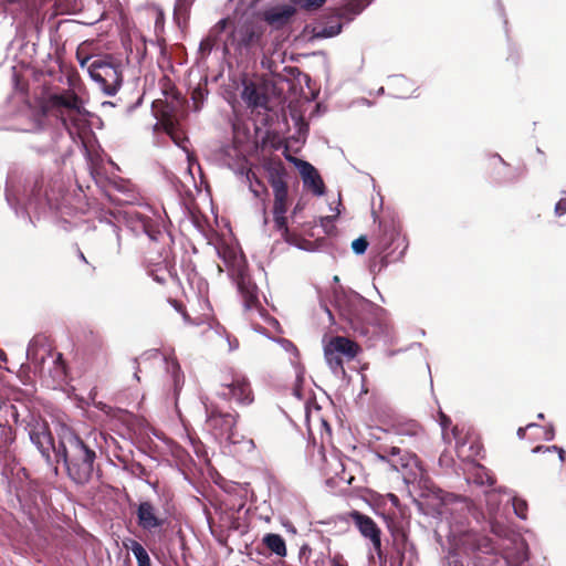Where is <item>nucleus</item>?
Listing matches in <instances>:
<instances>
[{"instance_id": "nucleus-18", "label": "nucleus", "mask_w": 566, "mask_h": 566, "mask_svg": "<svg viewBox=\"0 0 566 566\" xmlns=\"http://www.w3.org/2000/svg\"><path fill=\"white\" fill-rule=\"evenodd\" d=\"M262 544L271 554H275L279 557H285L287 554L285 541L280 534H265L262 538Z\"/></svg>"}, {"instance_id": "nucleus-25", "label": "nucleus", "mask_w": 566, "mask_h": 566, "mask_svg": "<svg viewBox=\"0 0 566 566\" xmlns=\"http://www.w3.org/2000/svg\"><path fill=\"white\" fill-rule=\"evenodd\" d=\"M512 505H513V509H514V513L522 520H526L527 517V511H528V505H527V502L522 499V497H518V496H514L512 499Z\"/></svg>"}, {"instance_id": "nucleus-4", "label": "nucleus", "mask_w": 566, "mask_h": 566, "mask_svg": "<svg viewBox=\"0 0 566 566\" xmlns=\"http://www.w3.org/2000/svg\"><path fill=\"white\" fill-rule=\"evenodd\" d=\"M206 423L214 437L226 439L231 444L244 443L248 450L254 448L252 439H245L237 432L239 413L234 410L224 411L217 403L205 405Z\"/></svg>"}, {"instance_id": "nucleus-49", "label": "nucleus", "mask_w": 566, "mask_h": 566, "mask_svg": "<svg viewBox=\"0 0 566 566\" xmlns=\"http://www.w3.org/2000/svg\"><path fill=\"white\" fill-rule=\"evenodd\" d=\"M258 184H259V186L262 188V191H263V192H266V188H264V186H263L261 182H258Z\"/></svg>"}, {"instance_id": "nucleus-11", "label": "nucleus", "mask_w": 566, "mask_h": 566, "mask_svg": "<svg viewBox=\"0 0 566 566\" xmlns=\"http://www.w3.org/2000/svg\"><path fill=\"white\" fill-rule=\"evenodd\" d=\"M180 106V97L174 98H158L153 102V111L158 123L154 126L155 129L161 127L165 132H171L174 123H178L176 115Z\"/></svg>"}, {"instance_id": "nucleus-38", "label": "nucleus", "mask_w": 566, "mask_h": 566, "mask_svg": "<svg viewBox=\"0 0 566 566\" xmlns=\"http://www.w3.org/2000/svg\"><path fill=\"white\" fill-rule=\"evenodd\" d=\"M212 46H213V40H211L210 38H207V39L201 41V43H200V51H202V52H210Z\"/></svg>"}, {"instance_id": "nucleus-22", "label": "nucleus", "mask_w": 566, "mask_h": 566, "mask_svg": "<svg viewBox=\"0 0 566 566\" xmlns=\"http://www.w3.org/2000/svg\"><path fill=\"white\" fill-rule=\"evenodd\" d=\"M358 14H360V12L356 10L354 3L349 0L345 6L336 10L335 18L345 22H350Z\"/></svg>"}, {"instance_id": "nucleus-51", "label": "nucleus", "mask_w": 566, "mask_h": 566, "mask_svg": "<svg viewBox=\"0 0 566 566\" xmlns=\"http://www.w3.org/2000/svg\"><path fill=\"white\" fill-rule=\"evenodd\" d=\"M542 449H543V447H536V448L534 449V452H537V451H539V450H542Z\"/></svg>"}, {"instance_id": "nucleus-53", "label": "nucleus", "mask_w": 566, "mask_h": 566, "mask_svg": "<svg viewBox=\"0 0 566 566\" xmlns=\"http://www.w3.org/2000/svg\"><path fill=\"white\" fill-rule=\"evenodd\" d=\"M538 418L543 419V418H544V415H543V413H539V415H538Z\"/></svg>"}, {"instance_id": "nucleus-17", "label": "nucleus", "mask_w": 566, "mask_h": 566, "mask_svg": "<svg viewBox=\"0 0 566 566\" xmlns=\"http://www.w3.org/2000/svg\"><path fill=\"white\" fill-rule=\"evenodd\" d=\"M295 12V8L289 4L273 7L264 12V20L270 25L282 27L291 20Z\"/></svg>"}, {"instance_id": "nucleus-24", "label": "nucleus", "mask_w": 566, "mask_h": 566, "mask_svg": "<svg viewBox=\"0 0 566 566\" xmlns=\"http://www.w3.org/2000/svg\"><path fill=\"white\" fill-rule=\"evenodd\" d=\"M53 377L57 379H63L66 376V364L61 353H55L53 355Z\"/></svg>"}, {"instance_id": "nucleus-28", "label": "nucleus", "mask_w": 566, "mask_h": 566, "mask_svg": "<svg viewBox=\"0 0 566 566\" xmlns=\"http://www.w3.org/2000/svg\"><path fill=\"white\" fill-rule=\"evenodd\" d=\"M95 57L96 56H94V55L85 54L81 48L77 49V51H76V60H77L80 66L82 69H86L88 73H90V64H92V61Z\"/></svg>"}, {"instance_id": "nucleus-21", "label": "nucleus", "mask_w": 566, "mask_h": 566, "mask_svg": "<svg viewBox=\"0 0 566 566\" xmlns=\"http://www.w3.org/2000/svg\"><path fill=\"white\" fill-rule=\"evenodd\" d=\"M342 20H331L326 22L322 28L317 31L316 35L319 38H332L340 33L343 24Z\"/></svg>"}, {"instance_id": "nucleus-34", "label": "nucleus", "mask_w": 566, "mask_h": 566, "mask_svg": "<svg viewBox=\"0 0 566 566\" xmlns=\"http://www.w3.org/2000/svg\"><path fill=\"white\" fill-rule=\"evenodd\" d=\"M566 213V197L557 201L555 206V214L560 217Z\"/></svg>"}, {"instance_id": "nucleus-12", "label": "nucleus", "mask_w": 566, "mask_h": 566, "mask_svg": "<svg viewBox=\"0 0 566 566\" xmlns=\"http://www.w3.org/2000/svg\"><path fill=\"white\" fill-rule=\"evenodd\" d=\"M30 439L46 460H50L52 451L56 454L57 446L54 444L53 436L45 422H36L31 427Z\"/></svg>"}, {"instance_id": "nucleus-9", "label": "nucleus", "mask_w": 566, "mask_h": 566, "mask_svg": "<svg viewBox=\"0 0 566 566\" xmlns=\"http://www.w3.org/2000/svg\"><path fill=\"white\" fill-rule=\"evenodd\" d=\"M361 352L358 343L346 336H332L324 346V357L335 375H345L344 360L350 361Z\"/></svg>"}, {"instance_id": "nucleus-7", "label": "nucleus", "mask_w": 566, "mask_h": 566, "mask_svg": "<svg viewBox=\"0 0 566 566\" xmlns=\"http://www.w3.org/2000/svg\"><path fill=\"white\" fill-rule=\"evenodd\" d=\"M90 76L108 96H114L123 83L120 64L112 56H97L90 64Z\"/></svg>"}, {"instance_id": "nucleus-8", "label": "nucleus", "mask_w": 566, "mask_h": 566, "mask_svg": "<svg viewBox=\"0 0 566 566\" xmlns=\"http://www.w3.org/2000/svg\"><path fill=\"white\" fill-rule=\"evenodd\" d=\"M130 506L135 509L137 526L147 533L161 532L169 524L171 514L167 507V502L158 505L151 499H143Z\"/></svg>"}, {"instance_id": "nucleus-33", "label": "nucleus", "mask_w": 566, "mask_h": 566, "mask_svg": "<svg viewBox=\"0 0 566 566\" xmlns=\"http://www.w3.org/2000/svg\"><path fill=\"white\" fill-rule=\"evenodd\" d=\"M169 303L174 306V308L179 312L180 314H182V316L187 319L188 318V314H187V311H186V307L185 305L177 301V300H172L170 298L169 300Z\"/></svg>"}, {"instance_id": "nucleus-14", "label": "nucleus", "mask_w": 566, "mask_h": 566, "mask_svg": "<svg viewBox=\"0 0 566 566\" xmlns=\"http://www.w3.org/2000/svg\"><path fill=\"white\" fill-rule=\"evenodd\" d=\"M300 172L306 189L311 190L315 196H323L325 193L324 181L312 164L301 161Z\"/></svg>"}, {"instance_id": "nucleus-36", "label": "nucleus", "mask_w": 566, "mask_h": 566, "mask_svg": "<svg viewBox=\"0 0 566 566\" xmlns=\"http://www.w3.org/2000/svg\"><path fill=\"white\" fill-rule=\"evenodd\" d=\"M400 448L398 447H390L388 449H385L386 455H379L381 460H386L387 457H396L400 454Z\"/></svg>"}, {"instance_id": "nucleus-46", "label": "nucleus", "mask_w": 566, "mask_h": 566, "mask_svg": "<svg viewBox=\"0 0 566 566\" xmlns=\"http://www.w3.org/2000/svg\"><path fill=\"white\" fill-rule=\"evenodd\" d=\"M154 279H155L157 282H159V283H164V281H165V280H164L163 277H160L159 275H154Z\"/></svg>"}, {"instance_id": "nucleus-30", "label": "nucleus", "mask_w": 566, "mask_h": 566, "mask_svg": "<svg viewBox=\"0 0 566 566\" xmlns=\"http://www.w3.org/2000/svg\"><path fill=\"white\" fill-rule=\"evenodd\" d=\"M368 241L366 237H359L352 242V249L356 254H363L367 250Z\"/></svg>"}, {"instance_id": "nucleus-45", "label": "nucleus", "mask_w": 566, "mask_h": 566, "mask_svg": "<svg viewBox=\"0 0 566 566\" xmlns=\"http://www.w3.org/2000/svg\"><path fill=\"white\" fill-rule=\"evenodd\" d=\"M78 256H80V259H81L83 262L87 263V260H86V258H85L84 253H83L81 250H78Z\"/></svg>"}, {"instance_id": "nucleus-47", "label": "nucleus", "mask_w": 566, "mask_h": 566, "mask_svg": "<svg viewBox=\"0 0 566 566\" xmlns=\"http://www.w3.org/2000/svg\"><path fill=\"white\" fill-rule=\"evenodd\" d=\"M219 24H220V27L223 29V28L226 27V24H227V20H221V21L219 22Z\"/></svg>"}, {"instance_id": "nucleus-19", "label": "nucleus", "mask_w": 566, "mask_h": 566, "mask_svg": "<svg viewBox=\"0 0 566 566\" xmlns=\"http://www.w3.org/2000/svg\"><path fill=\"white\" fill-rule=\"evenodd\" d=\"M125 546L133 552L137 559V566H151L150 557L139 542L136 539H129V544H125Z\"/></svg>"}, {"instance_id": "nucleus-41", "label": "nucleus", "mask_w": 566, "mask_h": 566, "mask_svg": "<svg viewBox=\"0 0 566 566\" xmlns=\"http://www.w3.org/2000/svg\"><path fill=\"white\" fill-rule=\"evenodd\" d=\"M534 424L533 423H530L528 426L526 427H521L517 429V437L520 439H524L525 438V434H526V429L530 428V427H533Z\"/></svg>"}, {"instance_id": "nucleus-16", "label": "nucleus", "mask_w": 566, "mask_h": 566, "mask_svg": "<svg viewBox=\"0 0 566 566\" xmlns=\"http://www.w3.org/2000/svg\"><path fill=\"white\" fill-rule=\"evenodd\" d=\"M238 289L245 308L252 310L260 306L259 289L250 277L241 276L238 281Z\"/></svg>"}, {"instance_id": "nucleus-37", "label": "nucleus", "mask_w": 566, "mask_h": 566, "mask_svg": "<svg viewBox=\"0 0 566 566\" xmlns=\"http://www.w3.org/2000/svg\"><path fill=\"white\" fill-rule=\"evenodd\" d=\"M331 566H348L346 559L339 555V554H336L332 559H331Z\"/></svg>"}, {"instance_id": "nucleus-13", "label": "nucleus", "mask_w": 566, "mask_h": 566, "mask_svg": "<svg viewBox=\"0 0 566 566\" xmlns=\"http://www.w3.org/2000/svg\"><path fill=\"white\" fill-rule=\"evenodd\" d=\"M241 98L249 108L268 109L269 95L266 93V90L252 81L243 82V91L241 93Z\"/></svg>"}, {"instance_id": "nucleus-39", "label": "nucleus", "mask_w": 566, "mask_h": 566, "mask_svg": "<svg viewBox=\"0 0 566 566\" xmlns=\"http://www.w3.org/2000/svg\"><path fill=\"white\" fill-rule=\"evenodd\" d=\"M546 450H547V451L553 450V451L558 452V457H559L560 461H562V462H564V461H565L566 452H565V450H564V449H562V448H559V447H557V446H553V447H547V448H546Z\"/></svg>"}, {"instance_id": "nucleus-6", "label": "nucleus", "mask_w": 566, "mask_h": 566, "mask_svg": "<svg viewBox=\"0 0 566 566\" xmlns=\"http://www.w3.org/2000/svg\"><path fill=\"white\" fill-rule=\"evenodd\" d=\"M217 381L219 385L218 396L222 399L234 401L238 405L248 406L253 402L254 396L248 378L232 369H222Z\"/></svg>"}, {"instance_id": "nucleus-31", "label": "nucleus", "mask_w": 566, "mask_h": 566, "mask_svg": "<svg viewBox=\"0 0 566 566\" xmlns=\"http://www.w3.org/2000/svg\"><path fill=\"white\" fill-rule=\"evenodd\" d=\"M130 472L138 479H146L149 475L148 470L140 463L132 464Z\"/></svg>"}, {"instance_id": "nucleus-2", "label": "nucleus", "mask_w": 566, "mask_h": 566, "mask_svg": "<svg viewBox=\"0 0 566 566\" xmlns=\"http://www.w3.org/2000/svg\"><path fill=\"white\" fill-rule=\"evenodd\" d=\"M56 459L63 461L69 479L75 484L86 485L93 479L95 448L67 426H62L59 431Z\"/></svg>"}, {"instance_id": "nucleus-1", "label": "nucleus", "mask_w": 566, "mask_h": 566, "mask_svg": "<svg viewBox=\"0 0 566 566\" xmlns=\"http://www.w3.org/2000/svg\"><path fill=\"white\" fill-rule=\"evenodd\" d=\"M336 306L358 337L374 339L388 336L392 331L387 311L358 294L337 296Z\"/></svg>"}, {"instance_id": "nucleus-3", "label": "nucleus", "mask_w": 566, "mask_h": 566, "mask_svg": "<svg viewBox=\"0 0 566 566\" xmlns=\"http://www.w3.org/2000/svg\"><path fill=\"white\" fill-rule=\"evenodd\" d=\"M44 116H55L66 130H80L85 126L88 112L83 105V99L71 88L60 93L49 94L41 103Z\"/></svg>"}, {"instance_id": "nucleus-15", "label": "nucleus", "mask_w": 566, "mask_h": 566, "mask_svg": "<svg viewBox=\"0 0 566 566\" xmlns=\"http://www.w3.org/2000/svg\"><path fill=\"white\" fill-rule=\"evenodd\" d=\"M379 230L380 234L377 243L379 252L389 251L394 244H397V248L400 245H403V249L406 248L403 239L400 238V233L392 222H380Z\"/></svg>"}, {"instance_id": "nucleus-5", "label": "nucleus", "mask_w": 566, "mask_h": 566, "mask_svg": "<svg viewBox=\"0 0 566 566\" xmlns=\"http://www.w3.org/2000/svg\"><path fill=\"white\" fill-rule=\"evenodd\" d=\"M286 170L284 167L273 168L270 171L269 182L273 189V222L274 229L281 233L284 241L291 242L287 226L286 212L289 208V187L285 181Z\"/></svg>"}, {"instance_id": "nucleus-52", "label": "nucleus", "mask_w": 566, "mask_h": 566, "mask_svg": "<svg viewBox=\"0 0 566 566\" xmlns=\"http://www.w3.org/2000/svg\"><path fill=\"white\" fill-rule=\"evenodd\" d=\"M251 1H252V3H258V2H260L261 0H251Z\"/></svg>"}, {"instance_id": "nucleus-20", "label": "nucleus", "mask_w": 566, "mask_h": 566, "mask_svg": "<svg viewBox=\"0 0 566 566\" xmlns=\"http://www.w3.org/2000/svg\"><path fill=\"white\" fill-rule=\"evenodd\" d=\"M260 41H261V33L258 30H255L252 27L244 28V30L242 31L241 40H240L241 45L250 49L255 45H259Z\"/></svg>"}, {"instance_id": "nucleus-29", "label": "nucleus", "mask_w": 566, "mask_h": 566, "mask_svg": "<svg viewBox=\"0 0 566 566\" xmlns=\"http://www.w3.org/2000/svg\"><path fill=\"white\" fill-rule=\"evenodd\" d=\"M168 134L175 144H177L180 147H184V143L186 142V138L184 137L182 132L178 127V123H174V128L171 132H165Z\"/></svg>"}, {"instance_id": "nucleus-42", "label": "nucleus", "mask_w": 566, "mask_h": 566, "mask_svg": "<svg viewBox=\"0 0 566 566\" xmlns=\"http://www.w3.org/2000/svg\"><path fill=\"white\" fill-rule=\"evenodd\" d=\"M8 357L4 350L0 349V367L2 366V363H7Z\"/></svg>"}, {"instance_id": "nucleus-43", "label": "nucleus", "mask_w": 566, "mask_h": 566, "mask_svg": "<svg viewBox=\"0 0 566 566\" xmlns=\"http://www.w3.org/2000/svg\"><path fill=\"white\" fill-rule=\"evenodd\" d=\"M303 209V207L301 206V203H296L293 211H292V216H296L301 210Z\"/></svg>"}, {"instance_id": "nucleus-50", "label": "nucleus", "mask_w": 566, "mask_h": 566, "mask_svg": "<svg viewBox=\"0 0 566 566\" xmlns=\"http://www.w3.org/2000/svg\"><path fill=\"white\" fill-rule=\"evenodd\" d=\"M268 222L266 210L264 209V223Z\"/></svg>"}, {"instance_id": "nucleus-10", "label": "nucleus", "mask_w": 566, "mask_h": 566, "mask_svg": "<svg viewBox=\"0 0 566 566\" xmlns=\"http://www.w3.org/2000/svg\"><path fill=\"white\" fill-rule=\"evenodd\" d=\"M349 520L353 522L359 534L368 539L375 553L379 558L384 557L382 542H381V530L377 523L368 515L354 510L348 513Z\"/></svg>"}, {"instance_id": "nucleus-23", "label": "nucleus", "mask_w": 566, "mask_h": 566, "mask_svg": "<svg viewBox=\"0 0 566 566\" xmlns=\"http://www.w3.org/2000/svg\"><path fill=\"white\" fill-rule=\"evenodd\" d=\"M161 92L165 96V98H174L177 99V97H180L179 92L177 91L175 84L168 76H164L160 82Z\"/></svg>"}, {"instance_id": "nucleus-35", "label": "nucleus", "mask_w": 566, "mask_h": 566, "mask_svg": "<svg viewBox=\"0 0 566 566\" xmlns=\"http://www.w3.org/2000/svg\"><path fill=\"white\" fill-rule=\"evenodd\" d=\"M350 1L354 3L356 10L361 13L365 10V8H367L371 3L373 0H350Z\"/></svg>"}, {"instance_id": "nucleus-27", "label": "nucleus", "mask_w": 566, "mask_h": 566, "mask_svg": "<svg viewBox=\"0 0 566 566\" xmlns=\"http://www.w3.org/2000/svg\"><path fill=\"white\" fill-rule=\"evenodd\" d=\"M326 0H295V3L303 10L314 11L323 7Z\"/></svg>"}, {"instance_id": "nucleus-40", "label": "nucleus", "mask_w": 566, "mask_h": 566, "mask_svg": "<svg viewBox=\"0 0 566 566\" xmlns=\"http://www.w3.org/2000/svg\"><path fill=\"white\" fill-rule=\"evenodd\" d=\"M387 499L390 501V503H391L394 506H396V507H398V506H399L400 501H399V497H398L396 494H394V493H388V494H387Z\"/></svg>"}, {"instance_id": "nucleus-44", "label": "nucleus", "mask_w": 566, "mask_h": 566, "mask_svg": "<svg viewBox=\"0 0 566 566\" xmlns=\"http://www.w3.org/2000/svg\"><path fill=\"white\" fill-rule=\"evenodd\" d=\"M441 423H442L443 427H447L450 423V419L448 417H446V416H442V422Z\"/></svg>"}, {"instance_id": "nucleus-48", "label": "nucleus", "mask_w": 566, "mask_h": 566, "mask_svg": "<svg viewBox=\"0 0 566 566\" xmlns=\"http://www.w3.org/2000/svg\"><path fill=\"white\" fill-rule=\"evenodd\" d=\"M254 196L259 197L260 196V192H259V189H252Z\"/></svg>"}, {"instance_id": "nucleus-26", "label": "nucleus", "mask_w": 566, "mask_h": 566, "mask_svg": "<svg viewBox=\"0 0 566 566\" xmlns=\"http://www.w3.org/2000/svg\"><path fill=\"white\" fill-rule=\"evenodd\" d=\"M139 221H140V224L143 227L145 233L151 240H156L157 234H160V231L155 228L153 220L149 217L140 216Z\"/></svg>"}, {"instance_id": "nucleus-32", "label": "nucleus", "mask_w": 566, "mask_h": 566, "mask_svg": "<svg viewBox=\"0 0 566 566\" xmlns=\"http://www.w3.org/2000/svg\"><path fill=\"white\" fill-rule=\"evenodd\" d=\"M528 559L527 548L523 547L514 558V565L518 566Z\"/></svg>"}]
</instances>
